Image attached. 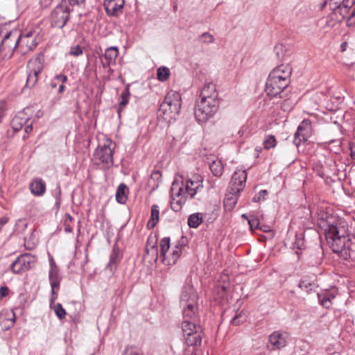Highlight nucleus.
<instances>
[{
    "mask_svg": "<svg viewBox=\"0 0 355 355\" xmlns=\"http://www.w3.org/2000/svg\"><path fill=\"white\" fill-rule=\"evenodd\" d=\"M181 96L175 91L168 92L159 105V117L166 122L171 123L176 120L181 109Z\"/></svg>",
    "mask_w": 355,
    "mask_h": 355,
    "instance_id": "nucleus-3",
    "label": "nucleus"
},
{
    "mask_svg": "<svg viewBox=\"0 0 355 355\" xmlns=\"http://www.w3.org/2000/svg\"><path fill=\"white\" fill-rule=\"evenodd\" d=\"M305 247L303 234L302 233L295 234V240L293 243V248L297 250H302Z\"/></svg>",
    "mask_w": 355,
    "mask_h": 355,
    "instance_id": "nucleus-41",
    "label": "nucleus"
},
{
    "mask_svg": "<svg viewBox=\"0 0 355 355\" xmlns=\"http://www.w3.org/2000/svg\"><path fill=\"white\" fill-rule=\"evenodd\" d=\"M339 21H336V17H332V13L325 19V26L327 28H334Z\"/></svg>",
    "mask_w": 355,
    "mask_h": 355,
    "instance_id": "nucleus-47",
    "label": "nucleus"
},
{
    "mask_svg": "<svg viewBox=\"0 0 355 355\" xmlns=\"http://www.w3.org/2000/svg\"><path fill=\"white\" fill-rule=\"evenodd\" d=\"M268 195V191L266 189L261 190L259 193L256 194L252 198V200L255 202H259L262 200H264L266 196Z\"/></svg>",
    "mask_w": 355,
    "mask_h": 355,
    "instance_id": "nucleus-48",
    "label": "nucleus"
},
{
    "mask_svg": "<svg viewBox=\"0 0 355 355\" xmlns=\"http://www.w3.org/2000/svg\"><path fill=\"white\" fill-rule=\"evenodd\" d=\"M35 262V257L30 254L20 255L12 262L10 268L15 273H21L31 268Z\"/></svg>",
    "mask_w": 355,
    "mask_h": 355,
    "instance_id": "nucleus-11",
    "label": "nucleus"
},
{
    "mask_svg": "<svg viewBox=\"0 0 355 355\" xmlns=\"http://www.w3.org/2000/svg\"><path fill=\"white\" fill-rule=\"evenodd\" d=\"M55 80L61 83V84H64L67 83L68 78L64 74H58L55 76Z\"/></svg>",
    "mask_w": 355,
    "mask_h": 355,
    "instance_id": "nucleus-52",
    "label": "nucleus"
},
{
    "mask_svg": "<svg viewBox=\"0 0 355 355\" xmlns=\"http://www.w3.org/2000/svg\"><path fill=\"white\" fill-rule=\"evenodd\" d=\"M8 222V218L7 216H2L0 218V231L2 227Z\"/></svg>",
    "mask_w": 355,
    "mask_h": 355,
    "instance_id": "nucleus-60",
    "label": "nucleus"
},
{
    "mask_svg": "<svg viewBox=\"0 0 355 355\" xmlns=\"http://www.w3.org/2000/svg\"><path fill=\"white\" fill-rule=\"evenodd\" d=\"M202 332H194L193 334H190L189 336H185V340L188 345L189 346H196L200 345L202 341Z\"/></svg>",
    "mask_w": 355,
    "mask_h": 355,
    "instance_id": "nucleus-28",
    "label": "nucleus"
},
{
    "mask_svg": "<svg viewBox=\"0 0 355 355\" xmlns=\"http://www.w3.org/2000/svg\"><path fill=\"white\" fill-rule=\"evenodd\" d=\"M123 355H142V353L139 348L131 346L125 349Z\"/></svg>",
    "mask_w": 355,
    "mask_h": 355,
    "instance_id": "nucleus-45",
    "label": "nucleus"
},
{
    "mask_svg": "<svg viewBox=\"0 0 355 355\" xmlns=\"http://www.w3.org/2000/svg\"><path fill=\"white\" fill-rule=\"evenodd\" d=\"M32 130H33V127L31 125H28L25 128V132L27 133L31 132L32 131Z\"/></svg>",
    "mask_w": 355,
    "mask_h": 355,
    "instance_id": "nucleus-63",
    "label": "nucleus"
},
{
    "mask_svg": "<svg viewBox=\"0 0 355 355\" xmlns=\"http://www.w3.org/2000/svg\"><path fill=\"white\" fill-rule=\"evenodd\" d=\"M332 12V17H336V21H342L345 18L348 17L349 8L339 5L334 8Z\"/></svg>",
    "mask_w": 355,
    "mask_h": 355,
    "instance_id": "nucleus-25",
    "label": "nucleus"
},
{
    "mask_svg": "<svg viewBox=\"0 0 355 355\" xmlns=\"http://www.w3.org/2000/svg\"><path fill=\"white\" fill-rule=\"evenodd\" d=\"M64 89H65L64 84L60 85L59 88H58V93L59 94L63 93V92L64 91Z\"/></svg>",
    "mask_w": 355,
    "mask_h": 355,
    "instance_id": "nucleus-62",
    "label": "nucleus"
},
{
    "mask_svg": "<svg viewBox=\"0 0 355 355\" xmlns=\"http://www.w3.org/2000/svg\"><path fill=\"white\" fill-rule=\"evenodd\" d=\"M53 309L55 311V315L59 319H63L66 315V311L60 303L54 304Z\"/></svg>",
    "mask_w": 355,
    "mask_h": 355,
    "instance_id": "nucleus-42",
    "label": "nucleus"
},
{
    "mask_svg": "<svg viewBox=\"0 0 355 355\" xmlns=\"http://www.w3.org/2000/svg\"><path fill=\"white\" fill-rule=\"evenodd\" d=\"M277 139L274 135H267L265 136L263 145L266 150H270L274 148L277 146Z\"/></svg>",
    "mask_w": 355,
    "mask_h": 355,
    "instance_id": "nucleus-35",
    "label": "nucleus"
},
{
    "mask_svg": "<svg viewBox=\"0 0 355 355\" xmlns=\"http://www.w3.org/2000/svg\"><path fill=\"white\" fill-rule=\"evenodd\" d=\"M29 189L32 194L35 196H42L46 191V183L39 178L31 181Z\"/></svg>",
    "mask_w": 355,
    "mask_h": 355,
    "instance_id": "nucleus-20",
    "label": "nucleus"
},
{
    "mask_svg": "<svg viewBox=\"0 0 355 355\" xmlns=\"http://www.w3.org/2000/svg\"><path fill=\"white\" fill-rule=\"evenodd\" d=\"M347 25L349 27L355 26V6L352 12L349 15L347 18Z\"/></svg>",
    "mask_w": 355,
    "mask_h": 355,
    "instance_id": "nucleus-51",
    "label": "nucleus"
},
{
    "mask_svg": "<svg viewBox=\"0 0 355 355\" xmlns=\"http://www.w3.org/2000/svg\"><path fill=\"white\" fill-rule=\"evenodd\" d=\"M61 195H62L61 188H60V186L58 184L57 187V191L55 194V200H61Z\"/></svg>",
    "mask_w": 355,
    "mask_h": 355,
    "instance_id": "nucleus-59",
    "label": "nucleus"
},
{
    "mask_svg": "<svg viewBox=\"0 0 355 355\" xmlns=\"http://www.w3.org/2000/svg\"><path fill=\"white\" fill-rule=\"evenodd\" d=\"M65 220H67L68 223H71L73 220V218H72V216L69 214H67L65 215Z\"/></svg>",
    "mask_w": 355,
    "mask_h": 355,
    "instance_id": "nucleus-61",
    "label": "nucleus"
},
{
    "mask_svg": "<svg viewBox=\"0 0 355 355\" xmlns=\"http://www.w3.org/2000/svg\"><path fill=\"white\" fill-rule=\"evenodd\" d=\"M70 55L78 56L83 54V49L80 45L71 46L69 51Z\"/></svg>",
    "mask_w": 355,
    "mask_h": 355,
    "instance_id": "nucleus-49",
    "label": "nucleus"
},
{
    "mask_svg": "<svg viewBox=\"0 0 355 355\" xmlns=\"http://www.w3.org/2000/svg\"><path fill=\"white\" fill-rule=\"evenodd\" d=\"M299 287L306 293H309L315 288V284L313 282H310L308 279L304 277L301 279L299 284Z\"/></svg>",
    "mask_w": 355,
    "mask_h": 355,
    "instance_id": "nucleus-37",
    "label": "nucleus"
},
{
    "mask_svg": "<svg viewBox=\"0 0 355 355\" xmlns=\"http://www.w3.org/2000/svg\"><path fill=\"white\" fill-rule=\"evenodd\" d=\"M290 84L288 80H282L277 77L269 74L266 83V92L272 97H276L279 95L280 98H284L285 90Z\"/></svg>",
    "mask_w": 355,
    "mask_h": 355,
    "instance_id": "nucleus-7",
    "label": "nucleus"
},
{
    "mask_svg": "<svg viewBox=\"0 0 355 355\" xmlns=\"http://www.w3.org/2000/svg\"><path fill=\"white\" fill-rule=\"evenodd\" d=\"M182 329L184 336L193 334L194 332L200 331V327H197L196 322H190L189 320H184L182 323Z\"/></svg>",
    "mask_w": 355,
    "mask_h": 355,
    "instance_id": "nucleus-24",
    "label": "nucleus"
},
{
    "mask_svg": "<svg viewBox=\"0 0 355 355\" xmlns=\"http://www.w3.org/2000/svg\"><path fill=\"white\" fill-rule=\"evenodd\" d=\"M119 261V252L116 249H113L110 256V261L107 266L111 273H114Z\"/></svg>",
    "mask_w": 355,
    "mask_h": 355,
    "instance_id": "nucleus-29",
    "label": "nucleus"
},
{
    "mask_svg": "<svg viewBox=\"0 0 355 355\" xmlns=\"http://www.w3.org/2000/svg\"><path fill=\"white\" fill-rule=\"evenodd\" d=\"M312 134V127L309 120H304L297 127L294 135L293 143L298 147L302 142H305Z\"/></svg>",
    "mask_w": 355,
    "mask_h": 355,
    "instance_id": "nucleus-13",
    "label": "nucleus"
},
{
    "mask_svg": "<svg viewBox=\"0 0 355 355\" xmlns=\"http://www.w3.org/2000/svg\"><path fill=\"white\" fill-rule=\"evenodd\" d=\"M25 123V120L18 116H15L12 121L11 125L15 131L20 130Z\"/></svg>",
    "mask_w": 355,
    "mask_h": 355,
    "instance_id": "nucleus-40",
    "label": "nucleus"
},
{
    "mask_svg": "<svg viewBox=\"0 0 355 355\" xmlns=\"http://www.w3.org/2000/svg\"><path fill=\"white\" fill-rule=\"evenodd\" d=\"M62 1L73 10L76 6H80L83 4L85 0H62Z\"/></svg>",
    "mask_w": 355,
    "mask_h": 355,
    "instance_id": "nucleus-46",
    "label": "nucleus"
},
{
    "mask_svg": "<svg viewBox=\"0 0 355 355\" xmlns=\"http://www.w3.org/2000/svg\"><path fill=\"white\" fill-rule=\"evenodd\" d=\"M350 151L352 158L355 159V139L350 143Z\"/></svg>",
    "mask_w": 355,
    "mask_h": 355,
    "instance_id": "nucleus-56",
    "label": "nucleus"
},
{
    "mask_svg": "<svg viewBox=\"0 0 355 355\" xmlns=\"http://www.w3.org/2000/svg\"><path fill=\"white\" fill-rule=\"evenodd\" d=\"M246 320V315L242 311L236 315L232 320V324L234 325H239Z\"/></svg>",
    "mask_w": 355,
    "mask_h": 355,
    "instance_id": "nucleus-44",
    "label": "nucleus"
},
{
    "mask_svg": "<svg viewBox=\"0 0 355 355\" xmlns=\"http://www.w3.org/2000/svg\"><path fill=\"white\" fill-rule=\"evenodd\" d=\"M44 58L42 55H37L30 60L28 64V76L26 86L33 87L38 80V76L43 70Z\"/></svg>",
    "mask_w": 355,
    "mask_h": 355,
    "instance_id": "nucleus-8",
    "label": "nucleus"
},
{
    "mask_svg": "<svg viewBox=\"0 0 355 355\" xmlns=\"http://www.w3.org/2000/svg\"><path fill=\"white\" fill-rule=\"evenodd\" d=\"M128 191V188L127 186L121 183L119 184L116 193V201L120 204H124L125 203L128 197H127V193Z\"/></svg>",
    "mask_w": 355,
    "mask_h": 355,
    "instance_id": "nucleus-27",
    "label": "nucleus"
},
{
    "mask_svg": "<svg viewBox=\"0 0 355 355\" xmlns=\"http://www.w3.org/2000/svg\"><path fill=\"white\" fill-rule=\"evenodd\" d=\"M255 150L257 152V153H260L262 151V148L260 146H258L255 148Z\"/></svg>",
    "mask_w": 355,
    "mask_h": 355,
    "instance_id": "nucleus-64",
    "label": "nucleus"
},
{
    "mask_svg": "<svg viewBox=\"0 0 355 355\" xmlns=\"http://www.w3.org/2000/svg\"><path fill=\"white\" fill-rule=\"evenodd\" d=\"M61 278L59 275V270L55 265L52 266L49 271V281L51 286V297L50 300L51 306L54 303L58 297L56 289L60 287Z\"/></svg>",
    "mask_w": 355,
    "mask_h": 355,
    "instance_id": "nucleus-16",
    "label": "nucleus"
},
{
    "mask_svg": "<svg viewBox=\"0 0 355 355\" xmlns=\"http://www.w3.org/2000/svg\"><path fill=\"white\" fill-rule=\"evenodd\" d=\"M146 255H150L152 257L151 259L155 262H156L158 259V248L154 243L150 245L149 240L148 241V243L146 248Z\"/></svg>",
    "mask_w": 355,
    "mask_h": 355,
    "instance_id": "nucleus-34",
    "label": "nucleus"
},
{
    "mask_svg": "<svg viewBox=\"0 0 355 355\" xmlns=\"http://www.w3.org/2000/svg\"><path fill=\"white\" fill-rule=\"evenodd\" d=\"M162 174L159 170L153 171L151 173L148 184L152 187L153 189L157 188L159 182H161Z\"/></svg>",
    "mask_w": 355,
    "mask_h": 355,
    "instance_id": "nucleus-33",
    "label": "nucleus"
},
{
    "mask_svg": "<svg viewBox=\"0 0 355 355\" xmlns=\"http://www.w3.org/2000/svg\"><path fill=\"white\" fill-rule=\"evenodd\" d=\"M118 55L119 51L116 47L112 46L106 49L103 55L105 62L102 61L103 67L107 68L114 64Z\"/></svg>",
    "mask_w": 355,
    "mask_h": 355,
    "instance_id": "nucleus-19",
    "label": "nucleus"
},
{
    "mask_svg": "<svg viewBox=\"0 0 355 355\" xmlns=\"http://www.w3.org/2000/svg\"><path fill=\"white\" fill-rule=\"evenodd\" d=\"M228 193L225 195L224 200V207L225 210L230 211L233 209L237 202L238 195L240 192H234L227 189Z\"/></svg>",
    "mask_w": 355,
    "mask_h": 355,
    "instance_id": "nucleus-21",
    "label": "nucleus"
},
{
    "mask_svg": "<svg viewBox=\"0 0 355 355\" xmlns=\"http://www.w3.org/2000/svg\"><path fill=\"white\" fill-rule=\"evenodd\" d=\"M130 92L128 89H125L123 90L121 94L120 98L121 101H119V107L118 110V112L120 113L121 110L123 109V107L128 104V99H129Z\"/></svg>",
    "mask_w": 355,
    "mask_h": 355,
    "instance_id": "nucleus-38",
    "label": "nucleus"
},
{
    "mask_svg": "<svg viewBox=\"0 0 355 355\" xmlns=\"http://www.w3.org/2000/svg\"><path fill=\"white\" fill-rule=\"evenodd\" d=\"M160 245V257L164 259L166 256V252L170 248V239L168 237H164L161 239L159 242Z\"/></svg>",
    "mask_w": 355,
    "mask_h": 355,
    "instance_id": "nucleus-36",
    "label": "nucleus"
},
{
    "mask_svg": "<svg viewBox=\"0 0 355 355\" xmlns=\"http://www.w3.org/2000/svg\"><path fill=\"white\" fill-rule=\"evenodd\" d=\"M354 3L355 0H343L340 5L350 8Z\"/></svg>",
    "mask_w": 355,
    "mask_h": 355,
    "instance_id": "nucleus-54",
    "label": "nucleus"
},
{
    "mask_svg": "<svg viewBox=\"0 0 355 355\" xmlns=\"http://www.w3.org/2000/svg\"><path fill=\"white\" fill-rule=\"evenodd\" d=\"M159 218V207L157 205H153L151 207L150 218L147 223L148 229H153L155 227Z\"/></svg>",
    "mask_w": 355,
    "mask_h": 355,
    "instance_id": "nucleus-26",
    "label": "nucleus"
},
{
    "mask_svg": "<svg viewBox=\"0 0 355 355\" xmlns=\"http://www.w3.org/2000/svg\"><path fill=\"white\" fill-rule=\"evenodd\" d=\"M319 225L324 230L332 251L344 260L355 261V237L347 239V223L336 216L328 215L320 220Z\"/></svg>",
    "mask_w": 355,
    "mask_h": 355,
    "instance_id": "nucleus-1",
    "label": "nucleus"
},
{
    "mask_svg": "<svg viewBox=\"0 0 355 355\" xmlns=\"http://www.w3.org/2000/svg\"><path fill=\"white\" fill-rule=\"evenodd\" d=\"M211 97L218 98L216 85L212 83H207L201 90L200 99H208Z\"/></svg>",
    "mask_w": 355,
    "mask_h": 355,
    "instance_id": "nucleus-22",
    "label": "nucleus"
},
{
    "mask_svg": "<svg viewBox=\"0 0 355 355\" xmlns=\"http://www.w3.org/2000/svg\"><path fill=\"white\" fill-rule=\"evenodd\" d=\"M182 245H176L169 256L164 257L162 261L166 265L175 264L182 254Z\"/></svg>",
    "mask_w": 355,
    "mask_h": 355,
    "instance_id": "nucleus-23",
    "label": "nucleus"
},
{
    "mask_svg": "<svg viewBox=\"0 0 355 355\" xmlns=\"http://www.w3.org/2000/svg\"><path fill=\"white\" fill-rule=\"evenodd\" d=\"M19 31L13 29L7 32L3 36L0 45V51L3 52L8 51L10 55H12L15 50L18 51V44H16L18 38Z\"/></svg>",
    "mask_w": 355,
    "mask_h": 355,
    "instance_id": "nucleus-12",
    "label": "nucleus"
},
{
    "mask_svg": "<svg viewBox=\"0 0 355 355\" xmlns=\"http://www.w3.org/2000/svg\"><path fill=\"white\" fill-rule=\"evenodd\" d=\"M209 168L214 175L220 177L223 173V165L220 160H214L209 164Z\"/></svg>",
    "mask_w": 355,
    "mask_h": 355,
    "instance_id": "nucleus-31",
    "label": "nucleus"
},
{
    "mask_svg": "<svg viewBox=\"0 0 355 355\" xmlns=\"http://www.w3.org/2000/svg\"><path fill=\"white\" fill-rule=\"evenodd\" d=\"M200 39L201 42L204 43H211L214 40L213 35H211L209 33H204L203 34H202L200 37Z\"/></svg>",
    "mask_w": 355,
    "mask_h": 355,
    "instance_id": "nucleus-50",
    "label": "nucleus"
},
{
    "mask_svg": "<svg viewBox=\"0 0 355 355\" xmlns=\"http://www.w3.org/2000/svg\"><path fill=\"white\" fill-rule=\"evenodd\" d=\"M318 295L321 305L327 309H329L331 306V300L335 297V296L330 293H324L318 294Z\"/></svg>",
    "mask_w": 355,
    "mask_h": 355,
    "instance_id": "nucleus-32",
    "label": "nucleus"
},
{
    "mask_svg": "<svg viewBox=\"0 0 355 355\" xmlns=\"http://www.w3.org/2000/svg\"><path fill=\"white\" fill-rule=\"evenodd\" d=\"M112 141L107 139L103 144H99L94 153L95 160H98L103 167L109 168L113 165V150ZM98 164V163H97Z\"/></svg>",
    "mask_w": 355,
    "mask_h": 355,
    "instance_id": "nucleus-6",
    "label": "nucleus"
},
{
    "mask_svg": "<svg viewBox=\"0 0 355 355\" xmlns=\"http://www.w3.org/2000/svg\"><path fill=\"white\" fill-rule=\"evenodd\" d=\"M37 34L35 32L28 31L26 33H18V40L16 44H18V52L21 55H26L32 51L38 44L36 39Z\"/></svg>",
    "mask_w": 355,
    "mask_h": 355,
    "instance_id": "nucleus-10",
    "label": "nucleus"
},
{
    "mask_svg": "<svg viewBox=\"0 0 355 355\" xmlns=\"http://www.w3.org/2000/svg\"><path fill=\"white\" fill-rule=\"evenodd\" d=\"M64 231L66 232L70 233L72 232L73 227H71V223H68L67 220H64Z\"/></svg>",
    "mask_w": 355,
    "mask_h": 355,
    "instance_id": "nucleus-58",
    "label": "nucleus"
},
{
    "mask_svg": "<svg viewBox=\"0 0 355 355\" xmlns=\"http://www.w3.org/2000/svg\"><path fill=\"white\" fill-rule=\"evenodd\" d=\"M283 50H284L283 45L279 44V45L275 46V51L277 55L278 56V58L283 56Z\"/></svg>",
    "mask_w": 355,
    "mask_h": 355,
    "instance_id": "nucleus-53",
    "label": "nucleus"
},
{
    "mask_svg": "<svg viewBox=\"0 0 355 355\" xmlns=\"http://www.w3.org/2000/svg\"><path fill=\"white\" fill-rule=\"evenodd\" d=\"M170 75V71L168 68L166 67H161L157 69V79L160 81H166Z\"/></svg>",
    "mask_w": 355,
    "mask_h": 355,
    "instance_id": "nucleus-39",
    "label": "nucleus"
},
{
    "mask_svg": "<svg viewBox=\"0 0 355 355\" xmlns=\"http://www.w3.org/2000/svg\"><path fill=\"white\" fill-rule=\"evenodd\" d=\"M248 224L252 231H254L257 229L261 228L259 227V220L256 216H250V218H248Z\"/></svg>",
    "mask_w": 355,
    "mask_h": 355,
    "instance_id": "nucleus-43",
    "label": "nucleus"
},
{
    "mask_svg": "<svg viewBox=\"0 0 355 355\" xmlns=\"http://www.w3.org/2000/svg\"><path fill=\"white\" fill-rule=\"evenodd\" d=\"M124 0H104L103 6L108 16L118 17L123 12Z\"/></svg>",
    "mask_w": 355,
    "mask_h": 355,
    "instance_id": "nucleus-15",
    "label": "nucleus"
},
{
    "mask_svg": "<svg viewBox=\"0 0 355 355\" xmlns=\"http://www.w3.org/2000/svg\"><path fill=\"white\" fill-rule=\"evenodd\" d=\"M198 296L191 287L185 288L181 295L180 303L183 307V316L190 322H196L198 319L197 311Z\"/></svg>",
    "mask_w": 355,
    "mask_h": 355,
    "instance_id": "nucleus-4",
    "label": "nucleus"
},
{
    "mask_svg": "<svg viewBox=\"0 0 355 355\" xmlns=\"http://www.w3.org/2000/svg\"><path fill=\"white\" fill-rule=\"evenodd\" d=\"M8 288L7 286L0 287V300L8 294Z\"/></svg>",
    "mask_w": 355,
    "mask_h": 355,
    "instance_id": "nucleus-55",
    "label": "nucleus"
},
{
    "mask_svg": "<svg viewBox=\"0 0 355 355\" xmlns=\"http://www.w3.org/2000/svg\"><path fill=\"white\" fill-rule=\"evenodd\" d=\"M218 98L216 97L200 99L198 101L195 109V116L197 121L199 122H206L218 111Z\"/></svg>",
    "mask_w": 355,
    "mask_h": 355,
    "instance_id": "nucleus-5",
    "label": "nucleus"
},
{
    "mask_svg": "<svg viewBox=\"0 0 355 355\" xmlns=\"http://www.w3.org/2000/svg\"><path fill=\"white\" fill-rule=\"evenodd\" d=\"M203 188L200 175L193 178L175 180L171 188V207L175 211H180L188 199L195 198L197 193Z\"/></svg>",
    "mask_w": 355,
    "mask_h": 355,
    "instance_id": "nucleus-2",
    "label": "nucleus"
},
{
    "mask_svg": "<svg viewBox=\"0 0 355 355\" xmlns=\"http://www.w3.org/2000/svg\"><path fill=\"white\" fill-rule=\"evenodd\" d=\"M73 10L63 1L53 9L51 13L52 26L57 28H62L67 24L70 17V13Z\"/></svg>",
    "mask_w": 355,
    "mask_h": 355,
    "instance_id": "nucleus-9",
    "label": "nucleus"
},
{
    "mask_svg": "<svg viewBox=\"0 0 355 355\" xmlns=\"http://www.w3.org/2000/svg\"><path fill=\"white\" fill-rule=\"evenodd\" d=\"M270 74L277 77L280 80L290 81L292 68L288 64H281L275 68Z\"/></svg>",
    "mask_w": 355,
    "mask_h": 355,
    "instance_id": "nucleus-17",
    "label": "nucleus"
},
{
    "mask_svg": "<svg viewBox=\"0 0 355 355\" xmlns=\"http://www.w3.org/2000/svg\"><path fill=\"white\" fill-rule=\"evenodd\" d=\"M269 342L273 346V349H280L286 344V335L278 331H274L269 336Z\"/></svg>",
    "mask_w": 355,
    "mask_h": 355,
    "instance_id": "nucleus-18",
    "label": "nucleus"
},
{
    "mask_svg": "<svg viewBox=\"0 0 355 355\" xmlns=\"http://www.w3.org/2000/svg\"><path fill=\"white\" fill-rule=\"evenodd\" d=\"M203 221L202 214L201 213H195L191 214L187 220L188 225L191 228H197Z\"/></svg>",
    "mask_w": 355,
    "mask_h": 355,
    "instance_id": "nucleus-30",
    "label": "nucleus"
},
{
    "mask_svg": "<svg viewBox=\"0 0 355 355\" xmlns=\"http://www.w3.org/2000/svg\"><path fill=\"white\" fill-rule=\"evenodd\" d=\"M53 0H40V4L43 8L49 7L53 2Z\"/></svg>",
    "mask_w": 355,
    "mask_h": 355,
    "instance_id": "nucleus-57",
    "label": "nucleus"
},
{
    "mask_svg": "<svg viewBox=\"0 0 355 355\" xmlns=\"http://www.w3.org/2000/svg\"><path fill=\"white\" fill-rule=\"evenodd\" d=\"M247 179L245 171L239 170L235 171L231 178L228 189L234 192H241L245 187Z\"/></svg>",
    "mask_w": 355,
    "mask_h": 355,
    "instance_id": "nucleus-14",
    "label": "nucleus"
}]
</instances>
